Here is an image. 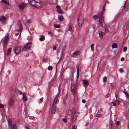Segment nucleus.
<instances>
[{"instance_id": "1", "label": "nucleus", "mask_w": 129, "mask_h": 129, "mask_svg": "<svg viewBox=\"0 0 129 129\" xmlns=\"http://www.w3.org/2000/svg\"><path fill=\"white\" fill-rule=\"evenodd\" d=\"M105 6H103V11L99 13L97 15H95L93 17L94 19H95L96 18H98L99 19V24L102 27L103 26L104 22V20L102 18V16L103 13V12L105 10Z\"/></svg>"}, {"instance_id": "2", "label": "nucleus", "mask_w": 129, "mask_h": 129, "mask_svg": "<svg viewBox=\"0 0 129 129\" xmlns=\"http://www.w3.org/2000/svg\"><path fill=\"white\" fill-rule=\"evenodd\" d=\"M59 94V93H58L55 96L54 98L53 101L51 109V113L52 114H54L56 111L55 110L56 105L57 102V99L58 97Z\"/></svg>"}, {"instance_id": "3", "label": "nucleus", "mask_w": 129, "mask_h": 129, "mask_svg": "<svg viewBox=\"0 0 129 129\" xmlns=\"http://www.w3.org/2000/svg\"><path fill=\"white\" fill-rule=\"evenodd\" d=\"M28 2L30 5L36 7H40L41 6L40 2H37L34 0H28Z\"/></svg>"}, {"instance_id": "4", "label": "nucleus", "mask_w": 129, "mask_h": 129, "mask_svg": "<svg viewBox=\"0 0 129 129\" xmlns=\"http://www.w3.org/2000/svg\"><path fill=\"white\" fill-rule=\"evenodd\" d=\"M6 118L8 123V125L10 126H11V129H17V127L15 124H13L12 125L11 120L8 117H7Z\"/></svg>"}, {"instance_id": "5", "label": "nucleus", "mask_w": 129, "mask_h": 129, "mask_svg": "<svg viewBox=\"0 0 129 129\" xmlns=\"http://www.w3.org/2000/svg\"><path fill=\"white\" fill-rule=\"evenodd\" d=\"M9 41V35L7 33L5 37L3 38L2 39V42L4 44L3 46L5 47L6 46V44Z\"/></svg>"}, {"instance_id": "6", "label": "nucleus", "mask_w": 129, "mask_h": 129, "mask_svg": "<svg viewBox=\"0 0 129 129\" xmlns=\"http://www.w3.org/2000/svg\"><path fill=\"white\" fill-rule=\"evenodd\" d=\"M31 45V42H28L23 48V51H25L29 49Z\"/></svg>"}, {"instance_id": "7", "label": "nucleus", "mask_w": 129, "mask_h": 129, "mask_svg": "<svg viewBox=\"0 0 129 129\" xmlns=\"http://www.w3.org/2000/svg\"><path fill=\"white\" fill-rule=\"evenodd\" d=\"M78 23L79 26H81L83 22V19L82 16H80L78 18Z\"/></svg>"}, {"instance_id": "8", "label": "nucleus", "mask_w": 129, "mask_h": 129, "mask_svg": "<svg viewBox=\"0 0 129 129\" xmlns=\"http://www.w3.org/2000/svg\"><path fill=\"white\" fill-rule=\"evenodd\" d=\"M6 18L4 16H2L0 17V22L2 24L6 23Z\"/></svg>"}, {"instance_id": "9", "label": "nucleus", "mask_w": 129, "mask_h": 129, "mask_svg": "<svg viewBox=\"0 0 129 129\" xmlns=\"http://www.w3.org/2000/svg\"><path fill=\"white\" fill-rule=\"evenodd\" d=\"M71 91L73 92V91H75V90L76 89V86L75 85L74 83L72 82H71Z\"/></svg>"}, {"instance_id": "10", "label": "nucleus", "mask_w": 129, "mask_h": 129, "mask_svg": "<svg viewBox=\"0 0 129 129\" xmlns=\"http://www.w3.org/2000/svg\"><path fill=\"white\" fill-rule=\"evenodd\" d=\"M56 8L57 9V11L60 14H61L63 13V11L61 9V8L59 6H56Z\"/></svg>"}, {"instance_id": "11", "label": "nucleus", "mask_w": 129, "mask_h": 129, "mask_svg": "<svg viewBox=\"0 0 129 129\" xmlns=\"http://www.w3.org/2000/svg\"><path fill=\"white\" fill-rule=\"evenodd\" d=\"M14 103V100L13 99L10 98L9 99V105L10 106H12Z\"/></svg>"}, {"instance_id": "12", "label": "nucleus", "mask_w": 129, "mask_h": 129, "mask_svg": "<svg viewBox=\"0 0 129 129\" xmlns=\"http://www.w3.org/2000/svg\"><path fill=\"white\" fill-rule=\"evenodd\" d=\"M18 6L20 9L21 10H23L24 9L25 5L23 3H21L19 4Z\"/></svg>"}, {"instance_id": "13", "label": "nucleus", "mask_w": 129, "mask_h": 129, "mask_svg": "<svg viewBox=\"0 0 129 129\" xmlns=\"http://www.w3.org/2000/svg\"><path fill=\"white\" fill-rule=\"evenodd\" d=\"M105 34L101 31H99V37L100 39H102Z\"/></svg>"}, {"instance_id": "14", "label": "nucleus", "mask_w": 129, "mask_h": 129, "mask_svg": "<svg viewBox=\"0 0 129 129\" xmlns=\"http://www.w3.org/2000/svg\"><path fill=\"white\" fill-rule=\"evenodd\" d=\"M18 28L17 29V31L18 32L21 31L22 29L21 27V25L20 23L19 24L18 27Z\"/></svg>"}, {"instance_id": "15", "label": "nucleus", "mask_w": 129, "mask_h": 129, "mask_svg": "<svg viewBox=\"0 0 129 129\" xmlns=\"http://www.w3.org/2000/svg\"><path fill=\"white\" fill-rule=\"evenodd\" d=\"M20 48L19 47H17L15 49V52L16 54H18L20 52Z\"/></svg>"}, {"instance_id": "16", "label": "nucleus", "mask_w": 129, "mask_h": 129, "mask_svg": "<svg viewBox=\"0 0 129 129\" xmlns=\"http://www.w3.org/2000/svg\"><path fill=\"white\" fill-rule=\"evenodd\" d=\"M117 45L116 43H113L111 45V47L112 49L116 48H117Z\"/></svg>"}, {"instance_id": "17", "label": "nucleus", "mask_w": 129, "mask_h": 129, "mask_svg": "<svg viewBox=\"0 0 129 129\" xmlns=\"http://www.w3.org/2000/svg\"><path fill=\"white\" fill-rule=\"evenodd\" d=\"M23 99L24 101H25L27 100V98L26 96L25 93H23Z\"/></svg>"}, {"instance_id": "18", "label": "nucleus", "mask_w": 129, "mask_h": 129, "mask_svg": "<svg viewBox=\"0 0 129 129\" xmlns=\"http://www.w3.org/2000/svg\"><path fill=\"white\" fill-rule=\"evenodd\" d=\"M11 48H9L8 49V50H7V55H9L11 54Z\"/></svg>"}, {"instance_id": "19", "label": "nucleus", "mask_w": 129, "mask_h": 129, "mask_svg": "<svg viewBox=\"0 0 129 129\" xmlns=\"http://www.w3.org/2000/svg\"><path fill=\"white\" fill-rule=\"evenodd\" d=\"M110 30V28L109 27H105V31L106 33H108L109 32Z\"/></svg>"}, {"instance_id": "20", "label": "nucleus", "mask_w": 129, "mask_h": 129, "mask_svg": "<svg viewBox=\"0 0 129 129\" xmlns=\"http://www.w3.org/2000/svg\"><path fill=\"white\" fill-rule=\"evenodd\" d=\"M82 83L84 85H87L88 84V82L86 80H84L83 81Z\"/></svg>"}, {"instance_id": "21", "label": "nucleus", "mask_w": 129, "mask_h": 129, "mask_svg": "<svg viewBox=\"0 0 129 129\" xmlns=\"http://www.w3.org/2000/svg\"><path fill=\"white\" fill-rule=\"evenodd\" d=\"M1 2L6 5H9V3L6 0H2Z\"/></svg>"}, {"instance_id": "22", "label": "nucleus", "mask_w": 129, "mask_h": 129, "mask_svg": "<svg viewBox=\"0 0 129 129\" xmlns=\"http://www.w3.org/2000/svg\"><path fill=\"white\" fill-rule=\"evenodd\" d=\"M45 40V37L43 35H42L41 37L39 39V40L40 41H42Z\"/></svg>"}, {"instance_id": "23", "label": "nucleus", "mask_w": 129, "mask_h": 129, "mask_svg": "<svg viewBox=\"0 0 129 129\" xmlns=\"http://www.w3.org/2000/svg\"><path fill=\"white\" fill-rule=\"evenodd\" d=\"M80 53V52L79 51H76L73 53V55L74 56H75L77 55H79Z\"/></svg>"}, {"instance_id": "24", "label": "nucleus", "mask_w": 129, "mask_h": 129, "mask_svg": "<svg viewBox=\"0 0 129 129\" xmlns=\"http://www.w3.org/2000/svg\"><path fill=\"white\" fill-rule=\"evenodd\" d=\"M123 92L125 95L126 99H129V95L128 94L127 92L124 91H123Z\"/></svg>"}, {"instance_id": "25", "label": "nucleus", "mask_w": 129, "mask_h": 129, "mask_svg": "<svg viewBox=\"0 0 129 129\" xmlns=\"http://www.w3.org/2000/svg\"><path fill=\"white\" fill-rule=\"evenodd\" d=\"M77 118V117L75 116H74L73 115L72 119V120L73 122H74L76 120Z\"/></svg>"}, {"instance_id": "26", "label": "nucleus", "mask_w": 129, "mask_h": 129, "mask_svg": "<svg viewBox=\"0 0 129 129\" xmlns=\"http://www.w3.org/2000/svg\"><path fill=\"white\" fill-rule=\"evenodd\" d=\"M72 29V26L71 25H69L68 26V30L69 31H71Z\"/></svg>"}, {"instance_id": "27", "label": "nucleus", "mask_w": 129, "mask_h": 129, "mask_svg": "<svg viewBox=\"0 0 129 129\" xmlns=\"http://www.w3.org/2000/svg\"><path fill=\"white\" fill-rule=\"evenodd\" d=\"M79 113L77 111H76L74 113V116H75L77 117L78 115H79Z\"/></svg>"}, {"instance_id": "28", "label": "nucleus", "mask_w": 129, "mask_h": 129, "mask_svg": "<svg viewBox=\"0 0 129 129\" xmlns=\"http://www.w3.org/2000/svg\"><path fill=\"white\" fill-rule=\"evenodd\" d=\"M79 113L77 111H76L74 113V116H75L77 117L78 115H79Z\"/></svg>"}, {"instance_id": "29", "label": "nucleus", "mask_w": 129, "mask_h": 129, "mask_svg": "<svg viewBox=\"0 0 129 129\" xmlns=\"http://www.w3.org/2000/svg\"><path fill=\"white\" fill-rule=\"evenodd\" d=\"M60 26L59 25H57V24H54V27L56 28H59L60 27Z\"/></svg>"}, {"instance_id": "30", "label": "nucleus", "mask_w": 129, "mask_h": 129, "mask_svg": "<svg viewBox=\"0 0 129 129\" xmlns=\"http://www.w3.org/2000/svg\"><path fill=\"white\" fill-rule=\"evenodd\" d=\"M63 17L59 16L58 17V19L60 21H62L63 20Z\"/></svg>"}, {"instance_id": "31", "label": "nucleus", "mask_w": 129, "mask_h": 129, "mask_svg": "<svg viewBox=\"0 0 129 129\" xmlns=\"http://www.w3.org/2000/svg\"><path fill=\"white\" fill-rule=\"evenodd\" d=\"M94 45L93 44H92L91 45V49L92 51L93 52L94 49L93 48Z\"/></svg>"}, {"instance_id": "32", "label": "nucleus", "mask_w": 129, "mask_h": 129, "mask_svg": "<svg viewBox=\"0 0 129 129\" xmlns=\"http://www.w3.org/2000/svg\"><path fill=\"white\" fill-rule=\"evenodd\" d=\"M95 116L96 118H98V117L101 116V115L100 114H95Z\"/></svg>"}, {"instance_id": "33", "label": "nucleus", "mask_w": 129, "mask_h": 129, "mask_svg": "<svg viewBox=\"0 0 129 129\" xmlns=\"http://www.w3.org/2000/svg\"><path fill=\"white\" fill-rule=\"evenodd\" d=\"M62 120L64 123H66L67 122V118H63L62 119Z\"/></svg>"}, {"instance_id": "34", "label": "nucleus", "mask_w": 129, "mask_h": 129, "mask_svg": "<svg viewBox=\"0 0 129 129\" xmlns=\"http://www.w3.org/2000/svg\"><path fill=\"white\" fill-rule=\"evenodd\" d=\"M107 79V78L106 77H104L103 78V81L104 82H106Z\"/></svg>"}, {"instance_id": "35", "label": "nucleus", "mask_w": 129, "mask_h": 129, "mask_svg": "<svg viewBox=\"0 0 129 129\" xmlns=\"http://www.w3.org/2000/svg\"><path fill=\"white\" fill-rule=\"evenodd\" d=\"M127 48L126 46H124L123 48V51L124 52H125L127 50Z\"/></svg>"}, {"instance_id": "36", "label": "nucleus", "mask_w": 129, "mask_h": 129, "mask_svg": "<svg viewBox=\"0 0 129 129\" xmlns=\"http://www.w3.org/2000/svg\"><path fill=\"white\" fill-rule=\"evenodd\" d=\"M79 69H77V76L78 77L79 76Z\"/></svg>"}, {"instance_id": "37", "label": "nucleus", "mask_w": 129, "mask_h": 129, "mask_svg": "<svg viewBox=\"0 0 129 129\" xmlns=\"http://www.w3.org/2000/svg\"><path fill=\"white\" fill-rule=\"evenodd\" d=\"M47 61V59L46 58H44L43 59V61L44 62H46Z\"/></svg>"}, {"instance_id": "38", "label": "nucleus", "mask_w": 129, "mask_h": 129, "mask_svg": "<svg viewBox=\"0 0 129 129\" xmlns=\"http://www.w3.org/2000/svg\"><path fill=\"white\" fill-rule=\"evenodd\" d=\"M52 69V67L51 66H49L48 68V70H51Z\"/></svg>"}, {"instance_id": "39", "label": "nucleus", "mask_w": 129, "mask_h": 129, "mask_svg": "<svg viewBox=\"0 0 129 129\" xmlns=\"http://www.w3.org/2000/svg\"><path fill=\"white\" fill-rule=\"evenodd\" d=\"M48 34L51 36H53V34L51 32H48Z\"/></svg>"}, {"instance_id": "40", "label": "nucleus", "mask_w": 129, "mask_h": 129, "mask_svg": "<svg viewBox=\"0 0 129 129\" xmlns=\"http://www.w3.org/2000/svg\"><path fill=\"white\" fill-rule=\"evenodd\" d=\"M116 124L117 126H118L119 124V121H117L116 122Z\"/></svg>"}, {"instance_id": "41", "label": "nucleus", "mask_w": 129, "mask_h": 129, "mask_svg": "<svg viewBox=\"0 0 129 129\" xmlns=\"http://www.w3.org/2000/svg\"><path fill=\"white\" fill-rule=\"evenodd\" d=\"M18 94H21L22 93V92L21 91L18 90Z\"/></svg>"}, {"instance_id": "42", "label": "nucleus", "mask_w": 129, "mask_h": 129, "mask_svg": "<svg viewBox=\"0 0 129 129\" xmlns=\"http://www.w3.org/2000/svg\"><path fill=\"white\" fill-rule=\"evenodd\" d=\"M119 71L120 72L122 73L123 71V70L122 69H120L119 70Z\"/></svg>"}, {"instance_id": "43", "label": "nucleus", "mask_w": 129, "mask_h": 129, "mask_svg": "<svg viewBox=\"0 0 129 129\" xmlns=\"http://www.w3.org/2000/svg\"><path fill=\"white\" fill-rule=\"evenodd\" d=\"M111 103H112V104H113V106H116V104L114 102H111Z\"/></svg>"}, {"instance_id": "44", "label": "nucleus", "mask_w": 129, "mask_h": 129, "mask_svg": "<svg viewBox=\"0 0 129 129\" xmlns=\"http://www.w3.org/2000/svg\"><path fill=\"white\" fill-rule=\"evenodd\" d=\"M4 107V105L2 104H0V108H3Z\"/></svg>"}, {"instance_id": "45", "label": "nucleus", "mask_w": 129, "mask_h": 129, "mask_svg": "<svg viewBox=\"0 0 129 129\" xmlns=\"http://www.w3.org/2000/svg\"><path fill=\"white\" fill-rule=\"evenodd\" d=\"M124 60V58L123 57H122L121 59V60L122 61H123Z\"/></svg>"}, {"instance_id": "46", "label": "nucleus", "mask_w": 129, "mask_h": 129, "mask_svg": "<svg viewBox=\"0 0 129 129\" xmlns=\"http://www.w3.org/2000/svg\"><path fill=\"white\" fill-rule=\"evenodd\" d=\"M82 103H85L86 101L85 100H83L82 101Z\"/></svg>"}, {"instance_id": "47", "label": "nucleus", "mask_w": 129, "mask_h": 129, "mask_svg": "<svg viewBox=\"0 0 129 129\" xmlns=\"http://www.w3.org/2000/svg\"><path fill=\"white\" fill-rule=\"evenodd\" d=\"M56 49V47L55 46H54L53 47V49L54 50H55Z\"/></svg>"}, {"instance_id": "48", "label": "nucleus", "mask_w": 129, "mask_h": 129, "mask_svg": "<svg viewBox=\"0 0 129 129\" xmlns=\"http://www.w3.org/2000/svg\"><path fill=\"white\" fill-rule=\"evenodd\" d=\"M71 129H76V128L74 126H73L72 127Z\"/></svg>"}, {"instance_id": "49", "label": "nucleus", "mask_w": 129, "mask_h": 129, "mask_svg": "<svg viewBox=\"0 0 129 129\" xmlns=\"http://www.w3.org/2000/svg\"><path fill=\"white\" fill-rule=\"evenodd\" d=\"M125 4H126V2H125V3H124V6H123V9L124 8H125Z\"/></svg>"}, {"instance_id": "50", "label": "nucleus", "mask_w": 129, "mask_h": 129, "mask_svg": "<svg viewBox=\"0 0 129 129\" xmlns=\"http://www.w3.org/2000/svg\"><path fill=\"white\" fill-rule=\"evenodd\" d=\"M62 54H61V56L60 58V59L58 61V62H60V60H61V58H62Z\"/></svg>"}, {"instance_id": "51", "label": "nucleus", "mask_w": 129, "mask_h": 129, "mask_svg": "<svg viewBox=\"0 0 129 129\" xmlns=\"http://www.w3.org/2000/svg\"><path fill=\"white\" fill-rule=\"evenodd\" d=\"M42 99H40V100L39 101H38V102H39V103H40L42 101Z\"/></svg>"}, {"instance_id": "52", "label": "nucleus", "mask_w": 129, "mask_h": 129, "mask_svg": "<svg viewBox=\"0 0 129 129\" xmlns=\"http://www.w3.org/2000/svg\"><path fill=\"white\" fill-rule=\"evenodd\" d=\"M117 104L119 105V100H117Z\"/></svg>"}, {"instance_id": "53", "label": "nucleus", "mask_w": 129, "mask_h": 129, "mask_svg": "<svg viewBox=\"0 0 129 129\" xmlns=\"http://www.w3.org/2000/svg\"><path fill=\"white\" fill-rule=\"evenodd\" d=\"M31 21L30 20H28L27 21V22L28 23H29Z\"/></svg>"}, {"instance_id": "54", "label": "nucleus", "mask_w": 129, "mask_h": 129, "mask_svg": "<svg viewBox=\"0 0 129 129\" xmlns=\"http://www.w3.org/2000/svg\"><path fill=\"white\" fill-rule=\"evenodd\" d=\"M115 97H116V99H117V94H116L115 95Z\"/></svg>"}, {"instance_id": "55", "label": "nucleus", "mask_w": 129, "mask_h": 129, "mask_svg": "<svg viewBox=\"0 0 129 129\" xmlns=\"http://www.w3.org/2000/svg\"><path fill=\"white\" fill-rule=\"evenodd\" d=\"M113 124V123L112 122H111V125H112Z\"/></svg>"}, {"instance_id": "56", "label": "nucleus", "mask_w": 129, "mask_h": 129, "mask_svg": "<svg viewBox=\"0 0 129 129\" xmlns=\"http://www.w3.org/2000/svg\"><path fill=\"white\" fill-rule=\"evenodd\" d=\"M21 34V32H20V35H19V37H20Z\"/></svg>"}, {"instance_id": "57", "label": "nucleus", "mask_w": 129, "mask_h": 129, "mask_svg": "<svg viewBox=\"0 0 129 129\" xmlns=\"http://www.w3.org/2000/svg\"><path fill=\"white\" fill-rule=\"evenodd\" d=\"M117 100H117H117L116 99V100L115 101V102H117Z\"/></svg>"}, {"instance_id": "58", "label": "nucleus", "mask_w": 129, "mask_h": 129, "mask_svg": "<svg viewBox=\"0 0 129 129\" xmlns=\"http://www.w3.org/2000/svg\"><path fill=\"white\" fill-rule=\"evenodd\" d=\"M26 129H29L27 127H26Z\"/></svg>"}, {"instance_id": "59", "label": "nucleus", "mask_w": 129, "mask_h": 129, "mask_svg": "<svg viewBox=\"0 0 129 129\" xmlns=\"http://www.w3.org/2000/svg\"><path fill=\"white\" fill-rule=\"evenodd\" d=\"M18 35V34H16V35Z\"/></svg>"}]
</instances>
